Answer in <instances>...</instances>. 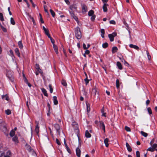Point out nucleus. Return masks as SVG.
Segmentation results:
<instances>
[{"label": "nucleus", "instance_id": "nucleus-30", "mask_svg": "<svg viewBox=\"0 0 157 157\" xmlns=\"http://www.w3.org/2000/svg\"><path fill=\"white\" fill-rule=\"evenodd\" d=\"M87 111L89 112L90 110V107L89 104H86Z\"/></svg>", "mask_w": 157, "mask_h": 157}, {"label": "nucleus", "instance_id": "nucleus-58", "mask_svg": "<svg viewBox=\"0 0 157 157\" xmlns=\"http://www.w3.org/2000/svg\"><path fill=\"white\" fill-rule=\"evenodd\" d=\"M56 143L59 145H60L61 144V143L58 139H56Z\"/></svg>", "mask_w": 157, "mask_h": 157}, {"label": "nucleus", "instance_id": "nucleus-20", "mask_svg": "<svg viewBox=\"0 0 157 157\" xmlns=\"http://www.w3.org/2000/svg\"><path fill=\"white\" fill-rule=\"evenodd\" d=\"M53 100L54 104L55 105H57L58 103V101L57 100L56 97V96H53Z\"/></svg>", "mask_w": 157, "mask_h": 157}, {"label": "nucleus", "instance_id": "nucleus-56", "mask_svg": "<svg viewBox=\"0 0 157 157\" xmlns=\"http://www.w3.org/2000/svg\"><path fill=\"white\" fill-rule=\"evenodd\" d=\"M39 15H40V21H41V22L42 23H44V21L43 20V19L42 18V16H41V14H40Z\"/></svg>", "mask_w": 157, "mask_h": 157}, {"label": "nucleus", "instance_id": "nucleus-6", "mask_svg": "<svg viewBox=\"0 0 157 157\" xmlns=\"http://www.w3.org/2000/svg\"><path fill=\"white\" fill-rule=\"evenodd\" d=\"M54 127L56 130L57 132H58L59 134H60V127L59 125L58 124H55L54 125Z\"/></svg>", "mask_w": 157, "mask_h": 157}, {"label": "nucleus", "instance_id": "nucleus-42", "mask_svg": "<svg viewBox=\"0 0 157 157\" xmlns=\"http://www.w3.org/2000/svg\"><path fill=\"white\" fill-rule=\"evenodd\" d=\"M116 87L117 88H118L119 87V81L118 79H117L116 80Z\"/></svg>", "mask_w": 157, "mask_h": 157}, {"label": "nucleus", "instance_id": "nucleus-54", "mask_svg": "<svg viewBox=\"0 0 157 157\" xmlns=\"http://www.w3.org/2000/svg\"><path fill=\"white\" fill-rule=\"evenodd\" d=\"M84 80L85 82L86 85H87L89 82V80L87 79V77L86 78L84 79Z\"/></svg>", "mask_w": 157, "mask_h": 157}, {"label": "nucleus", "instance_id": "nucleus-10", "mask_svg": "<svg viewBox=\"0 0 157 157\" xmlns=\"http://www.w3.org/2000/svg\"><path fill=\"white\" fill-rule=\"evenodd\" d=\"M64 144L65 146L66 147V148L67 149V151H68V152L69 153H71V150L69 148V147L68 146L67 144L66 143V142L65 139H64Z\"/></svg>", "mask_w": 157, "mask_h": 157}, {"label": "nucleus", "instance_id": "nucleus-44", "mask_svg": "<svg viewBox=\"0 0 157 157\" xmlns=\"http://www.w3.org/2000/svg\"><path fill=\"white\" fill-rule=\"evenodd\" d=\"M0 19L2 21H3L4 20L3 14L2 13H0Z\"/></svg>", "mask_w": 157, "mask_h": 157}, {"label": "nucleus", "instance_id": "nucleus-21", "mask_svg": "<svg viewBox=\"0 0 157 157\" xmlns=\"http://www.w3.org/2000/svg\"><path fill=\"white\" fill-rule=\"evenodd\" d=\"M41 90L44 96H48V94L47 93V91L44 88H42L41 89Z\"/></svg>", "mask_w": 157, "mask_h": 157}, {"label": "nucleus", "instance_id": "nucleus-31", "mask_svg": "<svg viewBox=\"0 0 157 157\" xmlns=\"http://www.w3.org/2000/svg\"><path fill=\"white\" fill-rule=\"evenodd\" d=\"M62 84L64 86L66 87L67 86V84L66 83V81L64 80H62L61 82Z\"/></svg>", "mask_w": 157, "mask_h": 157}, {"label": "nucleus", "instance_id": "nucleus-17", "mask_svg": "<svg viewBox=\"0 0 157 157\" xmlns=\"http://www.w3.org/2000/svg\"><path fill=\"white\" fill-rule=\"evenodd\" d=\"M129 46L130 48H134L137 50L139 49V47L136 45H134L133 44H130Z\"/></svg>", "mask_w": 157, "mask_h": 157}, {"label": "nucleus", "instance_id": "nucleus-19", "mask_svg": "<svg viewBox=\"0 0 157 157\" xmlns=\"http://www.w3.org/2000/svg\"><path fill=\"white\" fill-rule=\"evenodd\" d=\"M85 136L86 138H90L91 136V135L90 133L89 132L88 130H86V131Z\"/></svg>", "mask_w": 157, "mask_h": 157}, {"label": "nucleus", "instance_id": "nucleus-60", "mask_svg": "<svg viewBox=\"0 0 157 157\" xmlns=\"http://www.w3.org/2000/svg\"><path fill=\"white\" fill-rule=\"evenodd\" d=\"M154 141H155V139L153 138L152 139V140L151 141L150 143V144L151 145H152L153 144V143L154 142Z\"/></svg>", "mask_w": 157, "mask_h": 157}, {"label": "nucleus", "instance_id": "nucleus-16", "mask_svg": "<svg viewBox=\"0 0 157 157\" xmlns=\"http://www.w3.org/2000/svg\"><path fill=\"white\" fill-rule=\"evenodd\" d=\"M36 70H37V71L39 73H40L41 74H42L43 73V72L41 70L40 68L39 65L37 64H36Z\"/></svg>", "mask_w": 157, "mask_h": 157}, {"label": "nucleus", "instance_id": "nucleus-32", "mask_svg": "<svg viewBox=\"0 0 157 157\" xmlns=\"http://www.w3.org/2000/svg\"><path fill=\"white\" fill-rule=\"evenodd\" d=\"M15 134V132L13 130H12L10 132V135L12 137Z\"/></svg>", "mask_w": 157, "mask_h": 157}, {"label": "nucleus", "instance_id": "nucleus-38", "mask_svg": "<svg viewBox=\"0 0 157 157\" xmlns=\"http://www.w3.org/2000/svg\"><path fill=\"white\" fill-rule=\"evenodd\" d=\"M50 11L51 13L52 14V16L53 17H54L55 16V13L54 12V11L51 9H50Z\"/></svg>", "mask_w": 157, "mask_h": 157}, {"label": "nucleus", "instance_id": "nucleus-27", "mask_svg": "<svg viewBox=\"0 0 157 157\" xmlns=\"http://www.w3.org/2000/svg\"><path fill=\"white\" fill-rule=\"evenodd\" d=\"M18 45L19 48L21 49H22L23 48V45L21 41H20L18 42Z\"/></svg>", "mask_w": 157, "mask_h": 157}, {"label": "nucleus", "instance_id": "nucleus-24", "mask_svg": "<svg viewBox=\"0 0 157 157\" xmlns=\"http://www.w3.org/2000/svg\"><path fill=\"white\" fill-rule=\"evenodd\" d=\"M117 66L118 67V68L120 69L121 70L122 69V66L121 64V63L119 62H117Z\"/></svg>", "mask_w": 157, "mask_h": 157}, {"label": "nucleus", "instance_id": "nucleus-29", "mask_svg": "<svg viewBox=\"0 0 157 157\" xmlns=\"http://www.w3.org/2000/svg\"><path fill=\"white\" fill-rule=\"evenodd\" d=\"M101 36L102 37L104 38V34H105V30L104 29H101Z\"/></svg>", "mask_w": 157, "mask_h": 157}, {"label": "nucleus", "instance_id": "nucleus-39", "mask_svg": "<svg viewBox=\"0 0 157 157\" xmlns=\"http://www.w3.org/2000/svg\"><path fill=\"white\" fill-rule=\"evenodd\" d=\"M12 140L13 141L16 142V143H17L18 141V138L16 136L14 137L13 138Z\"/></svg>", "mask_w": 157, "mask_h": 157}, {"label": "nucleus", "instance_id": "nucleus-4", "mask_svg": "<svg viewBox=\"0 0 157 157\" xmlns=\"http://www.w3.org/2000/svg\"><path fill=\"white\" fill-rule=\"evenodd\" d=\"M7 75L11 82H13V73L12 72L8 71L7 72Z\"/></svg>", "mask_w": 157, "mask_h": 157}, {"label": "nucleus", "instance_id": "nucleus-50", "mask_svg": "<svg viewBox=\"0 0 157 157\" xmlns=\"http://www.w3.org/2000/svg\"><path fill=\"white\" fill-rule=\"evenodd\" d=\"M125 129L127 132H130L131 131L130 128L127 126H125Z\"/></svg>", "mask_w": 157, "mask_h": 157}, {"label": "nucleus", "instance_id": "nucleus-47", "mask_svg": "<svg viewBox=\"0 0 157 157\" xmlns=\"http://www.w3.org/2000/svg\"><path fill=\"white\" fill-rule=\"evenodd\" d=\"M5 98L6 100L7 101L9 100V98L6 95H3L2 96V98L4 99Z\"/></svg>", "mask_w": 157, "mask_h": 157}, {"label": "nucleus", "instance_id": "nucleus-7", "mask_svg": "<svg viewBox=\"0 0 157 157\" xmlns=\"http://www.w3.org/2000/svg\"><path fill=\"white\" fill-rule=\"evenodd\" d=\"M11 152L10 151H8L6 154V155H4V153H2L1 154V156L2 157H10L9 155H10Z\"/></svg>", "mask_w": 157, "mask_h": 157}, {"label": "nucleus", "instance_id": "nucleus-22", "mask_svg": "<svg viewBox=\"0 0 157 157\" xmlns=\"http://www.w3.org/2000/svg\"><path fill=\"white\" fill-rule=\"evenodd\" d=\"M53 48L55 50V52H56V54H58V47H57V46L55 44H54V45H53Z\"/></svg>", "mask_w": 157, "mask_h": 157}, {"label": "nucleus", "instance_id": "nucleus-8", "mask_svg": "<svg viewBox=\"0 0 157 157\" xmlns=\"http://www.w3.org/2000/svg\"><path fill=\"white\" fill-rule=\"evenodd\" d=\"M77 7L75 5H71L70 6V9L72 11V12L76 11Z\"/></svg>", "mask_w": 157, "mask_h": 157}, {"label": "nucleus", "instance_id": "nucleus-43", "mask_svg": "<svg viewBox=\"0 0 157 157\" xmlns=\"http://www.w3.org/2000/svg\"><path fill=\"white\" fill-rule=\"evenodd\" d=\"M147 151H151V152H153V151H154L155 150V149H154V148H153L152 147H150L148 148L147 149Z\"/></svg>", "mask_w": 157, "mask_h": 157}, {"label": "nucleus", "instance_id": "nucleus-46", "mask_svg": "<svg viewBox=\"0 0 157 157\" xmlns=\"http://www.w3.org/2000/svg\"><path fill=\"white\" fill-rule=\"evenodd\" d=\"M49 88L50 92V93H52L53 92V89L52 88V85L49 84Z\"/></svg>", "mask_w": 157, "mask_h": 157}, {"label": "nucleus", "instance_id": "nucleus-26", "mask_svg": "<svg viewBox=\"0 0 157 157\" xmlns=\"http://www.w3.org/2000/svg\"><path fill=\"white\" fill-rule=\"evenodd\" d=\"M72 125L75 129L76 130L78 128V125L75 122H73L72 123Z\"/></svg>", "mask_w": 157, "mask_h": 157}, {"label": "nucleus", "instance_id": "nucleus-35", "mask_svg": "<svg viewBox=\"0 0 157 157\" xmlns=\"http://www.w3.org/2000/svg\"><path fill=\"white\" fill-rule=\"evenodd\" d=\"M140 133L142 135L145 137H146L147 136V134L143 131H141L140 132Z\"/></svg>", "mask_w": 157, "mask_h": 157}, {"label": "nucleus", "instance_id": "nucleus-23", "mask_svg": "<svg viewBox=\"0 0 157 157\" xmlns=\"http://www.w3.org/2000/svg\"><path fill=\"white\" fill-rule=\"evenodd\" d=\"M109 142V139L107 138H106L104 140V143L106 147H107L109 146L108 143Z\"/></svg>", "mask_w": 157, "mask_h": 157}, {"label": "nucleus", "instance_id": "nucleus-28", "mask_svg": "<svg viewBox=\"0 0 157 157\" xmlns=\"http://www.w3.org/2000/svg\"><path fill=\"white\" fill-rule=\"evenodd\" d=\"M118 50L117 48L116 47H114L112 48V52L113 53L117 52Z\"/></svg>", "mask_w": 157, "mask_h": 157}, {"label": "nucleus", "instance_id": "nucleus-63", "mask_svg": "<svg viewBox=\"0 0 157 157\" xmlns=\"http://www.w3.org/2000/svg\"><path fill=\"white\" fill-rule=\"evenodd\" d=\"M65 2L67 4V5H69L70 4V2L68 0H64Z\"/></svg>", "mask_w": 157, "mask_h": 157}, {"label": "nucleus", "instance_id": "nucleus-25", "mask_svg": "<svg viewBox=\"0 0 157 157\" xmlns=\"http://www.w3.org/2000/svg\"><path fill=\"white\" fill-rule=\"evenodd\" d=\"M14 51L15 53L17 55V56L20 57V54L18 49V48H16L15 49Z\"/></svg>", "mask_w": 157, "mask_h": 157}, {"label": "nucleus", "instance_id": "nucleus-62", "mask_svg": "<svg viewBox=\"0 0 157 157\" xmlns=\"http://www.w3.org/2000/svg\"><path fill=\"white\" fill-rule=\"evenodd\" d=\"M83 48L84 49H86L87 48H87L86 46V44H83Z\"/></svg>", "mask_w": 157, "mask_h": 157}, {"label": "nucleus", "instance_id": "nucleus-61", "mask_svg": "<svg viewBox=\"0 0 157 157\" xmlns=\"http://www.w3.org/2000/svg\"><path fill=\"white\" fill-rule=\"evenodd\" d=\"M90 53V51L88 50H86L85 52V53L86 54H88Z\"/></svg>", "mask_w": 157, "mask_h": 157}, {"label": "nucleus", "instance_id": "nucleus-13", "mask_svg": "<svg viewBox=\"0 0 157 157\" xmlns=\"http://www.w3.org/2000/svg\"><path fill=\"white\" fill-rule=\"evenodd\" d=\"M43 30H44L45 34L48 36H49L50 35L48 29L46 28L44 26H43Z\"/></svg>", "mask_w": 157, "mask_h": 157}, {"label": "nucleus", "instance_id": "nucleus-64", "mask_svg": "<svg viewBox=\"0 0 157 157\" xmlns=\"http://www.w3.org/2000/svg\"><path fill=\"white\" fill-rule=\"evenodd\" d=\"M150 103V100H147L146 101V104L147 105Z\"/></svg>", "mask_w": 157, "mask_h": 157}, {"label": "nucleus", "instance_id": "nucleus-48", "mask_svg": "<svg viewBox=\"0 0 157 157\" xmlns=\"http://www.w3.org/2000/svg\"><path fill=\"white\" fill-rule=\"evenodd\" d=\"M1 27L2 31L4 32H6L7 31V30L4 27L1 25Z\"/></svg>", "mask_w": 157, "mask_h": 157}, {"label": "nucleus", "instance_id": "nucleus-18", "mask_svg": "<svg viewBox=\"0 0 157 157\" xmlns=\"http://www.w3.org/2000/svg\"><path fill=\"white\" fill-rule=\"evenodd\" d=\"M126 145L128 151L129 152H131L132 151V149L128 143H126Z\"/></svg>", "mask_w": 157, "mask_h": 157}, {"label": "nucleus", "instance_id": "nucleus-37", "mask_svg": "<svg viewBox=\"0 0 157 157\" xmlns=\"http://www.w3.org/2000/svg\"><path fill=\"white\" fill-rule=\"evenodd\" d=\"M10 23L13 25H14L15 24V21L13 17L10 18Z\"/></svg>", "mask_w": 157, "mask_h": 157}, {"label": "nucleus", "instance_id": "nucleus-55", "mask_svg": "<svg viewBox=\"0 0 157 157\" xmlns=\"http://www.w3.org/2000/svg\"><path fill=\"white\" fill-rule=\"evenodd\" d=\"M109 23L110 24H112L113 25H115L116 24L115 21L114 20H111L109 21Z\"/></svg>", "mask_w": 157, "mask_h": 157}, {"label": "nucleus", "instance_id": "nucleus-52", "mask_svg": "<svg viewBox=\"0 0 157 157\" xmlns=\"http://www.w3.org/2000/svg\"><path fill=\"white\" fill-rule=\"evenodd\" d=\"M136 157H140V153L139 151H136Z\"/></svg>", "mask_w": 157, "mask_h": 157}, {"label": "nucleus", "instance_id": "nucleus-1", "mask_svg": "<svg viewBox=\"0 0 157 157\" xmlns=\"http://www.w3.org/2000/svg\"><path fill=\"white\" fill-rule=\"evenodd\" d=\"M75 36L77 39H79L81 38V33L80 29L78 27H77L75 29Z\"/></svg>", "mask_w": 157, "mask_h": 157}, {"label": "nucleus", "instance_id": "nucleus-51", "mask_svg": "<svg viewBox=\"0 0 157 157\" xmlns=\"http://www.w3.org/2000/svg\"><path fill=\"white\" fill-rule=\"evenodd\" d=\"M147 110L149 114H152V112L151 111V110L150 108H149V107L147 109Z\"/></svg>", "mask_w": 157, "mask_h": 157}, {"label": "nucleus", "instance_id": "nucleus-3", "mask_svg": "<svg viewBox=\"0 0 157 157\" xmlns=\"http://www.w3.org/2000/svg\"><path fill=\"white\" fill-rule=\"evenodd\" d=\"M1 129L3 132H5L7 130L6 124L4 122L2 123L0 125Z\"/></svg>", "mask_w": 157, "mask_h": 157}, {"label": "nucleus", "instance_id": "nucleus-15", "mask_svg": "<svg viewBox=\"0 0 157 157\" xmlns=\"http://www.w3.org/2000/svg\"><path fill=\"white\" fill-rule=\"evenodd\" d=\"M108 6V5L106 3H104L103 6V11L105 12H106L107 11V6Z\"/></svg>", "mask_w": 157, "mask_h": 157}, {"label": "nucleus", "instance_id": "nucleus-53", "mask_svg": "<svg viewBox=\"0 0 157 157\" xmlns=\"http://www.w3.org/2000/svg\"><path fill=\"white\" fill-rule=\"evenodd\" d=\"M29 17H30V18L32 20V21H33V23L34 25H35V22L34 20V19L30 15H29Z\"/></svg>", "mask_w": 157, "mask_h": 157}, {"label": "nucleus", "instance_id": "nucleus-57", "mask_svg": "<svg viewBox=\"0 0 157 157\" xmlns=\"http://www.w3.org/2000/svg\"><path fill=\"white\" fill-rule=\"evenodd\" d=\"M152 147L155 149L157 147V144H154L152 146Z\"/></svg>", "mask_w": 157, "mask_h": 157}, {"label": "nucleus", "instance_id": "nucleus-59", "mask_svg": "<svg viewBox=\"0 0 157 157\" xmlns=\"http://www.w3.org/2000/svg\"><path fill=\"white\" fill-rule=\"evenodd\" d=\"M92 17L91 18V19L92 21H94L95 18V15H93L91 16Z\"/></svg>", "mask_w": 157, "mask_h": 157}, {"label": "nucleus", "instance_id": "nucleus-33", "mask_svg": "<svg viewBox=\"0 0 157 157\" xmlns=\"http://www.w3.org/2000/svg\"><path fill=\"white\" fill-rule=\"evenodd\" d=\"M39 127L38 126V124H37L36 126V127L35 129V131L37 134L39 132Z\"/></svg>", "mask_w": 157, "mask_h": 157}, {"label": "nucleus", "instance_id": "nucleus-36", "mask_svg": "<svg viewBox=\"0 0 157 157\" xmlns=\"http://www.w3.org/2000/svg\"><path fill=\"white\" fill-rule=\"evenodd\" d=\"M5 112L6 114L8 115H10L11 113V111L9 109L6 110Z\"/></svg>", "mask_w": 157, "mask_h": 157}, {"label": "nucleus", "instance_id": "nucleus-34", "mask_svg": "<svg viewBox=\"0 0 157 157\" xmlns=\"http://www.w3.org/2000/svg\"><path fill=\"white\" fill-rule=\"evenodd\" d=\"M94 13V11L93 10H90L89 12H88V14L89 16H91L93 15Z\"/></svg>", "mask_w": 157, "mask_h": 157}, {"label": "nucleus", "instance_id": "nucleus-11", "mask_svg": "<svg viewBox=\"0 0 157 157\" xmlns=\"http://www.w3.org/2000/svg\"><path fill=\"white\" fill-rule=\"evenodd\" d=\"M100 127L104 131V132H105V126L104 123L102 121L100 122Z\"/></svg>", "mask_w": 157, "mask_h": 157}, {"label": "nucleus", "instance_id": "nucleus-5", "mask_svg": "<svg viewBox=\"0 0 157 157\" xmlns=\"http://www.w3.org/2000/svg\"><path fill=\"white\" fill-rule=\"evenodd\" d=\"M117 36V33H113L111 34L108 35V37L109 38L110 40L111 41H113L114 40V38Z\"/></svg>", "mask_w": 157, "mask_h": 157}, {"label": "nucleus", "instance_id": "nucleus-2", "mask_svg": "<svg viewBox=\"0 0 157 157\" xmlns=\"http://www.w3.org/2000/svg\"><path fill=\"white\" fill-rule=\"evenodd\" d=\"M92 93L94 96L95 98H98L99 97L98 92L97 90L95 88H94L92 90Z\"/></svg>", "mask_w": 157, "mask_h": 157}, {"label": "nucleus", "instance_id": "nucleus-41", "mask_svg": "<svg viewBox=\"0 0 157 157\" xmlns=\"http://www.w3.org/2000/svg\"><path fill=\"white\" fill-rule=\"evenodd\" d=\"M48 37L50 39V40H51V42L54 45V44H54L55 40H54L53 39H52L50 35L49 36H48Z\"/></svg>", "mask_w": 157, "mask_h": 157}, {"label": "nucleus", "instance_id": "nucleus-9", "mask_svg": "<svg viewBox=\"0 0 157 157\" xmlns=\"http://www.w3.org/2000/svg\"><path fill=\"white\" fill-rule=\"evenodd\" d=\"M87 7L84 4L82 5V11L83 13H85L87 11Z\"/></svg>", "mask_w": 157, "mask_h": 157}, {"label": "nucleus", "instance_id": "nucleus-40", "mask_svg": "<svg viewBox=\"0 0 157 157\" xmlns=\"http://www.w3.org/2000/svg\"><path fill=\"white\" fill-rule=\"evenodd\" d=\"M122 63H124V64L126 66H128L129 65L128 63L124 59H122Z\"/></svg>", "mask_w": 157, "mask_h": 157}, {"label": "nucleus", "instance_id": "nucleus-14", "mask_svg": "<svg viewBox=\"0 0 157 157\" xmlns=\"http://www.w3.org/2000/svg\"><path fill=\"white\" fill-rule=\"evenodd\" d=\"M70 13L71 16L72 17H73V18L74 19H75V20L76 21L78 22V18L75 15L73 12H70Z\"/></svg>", "mask_w": 157, "mask_h": 157}, {"label": "nucleus", "instance_id": "nucleus-12", "mask_svg": "<svg viewBox=\"0 0 157 157\" xmlns=\"http://www.w3.org/2000/svg\"><path fill=\"white\" fill-rule=\"evenodd\" d=\"M76 151L77 156L78 157H80L81 154V151L79 148L77 147L76 148Z\"/></svg>", "mask_w": 157, "mask_h": 157}, {"label": "nucleus", "instance_id": "nucleus-45", "mask_svg": "<svg viewBox=\"0 0 157 157\" xmlns=\"http://www.w3.org/2000/svg\"><path fill=\"white\" fill-rule=\"evenodd\" d=\"M108 46V44L106 42L105 43L102 44V47L104 48H106Z\"/></svg>", "mask_w": 157, "mask_h": 157}, {"label": "nucleus", "instance_id": "nucleus-49", "mask_svg": "<svg viewBox=\"0 0 157 157\" xmlns=\"http://www.w3.org/2000/svg\"><path fill=\"white\" fill-rule=\"evenodd\" d=\"M44 8L45 11L48 14H49V13L48 12V10L47 9V6L46 5H44Z\"/></svg>", "mask_w": 157, "mask_h": 157}]
</instances>
